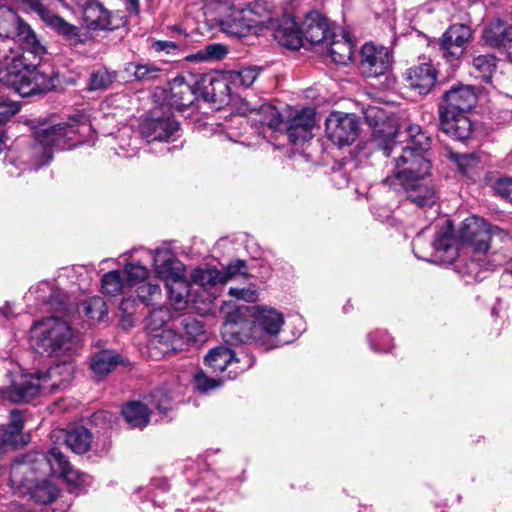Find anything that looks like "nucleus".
Returning a JSON list of instances; mask_svg holds the SVG:
<instances>
[{
  "label": "nucleus",
  "instance_id": "obj_1",
  "mask_svg": "<svg viewBox=\"0 0 512 512\" xmlns=\"http://www.w3.org/2000/svg\"><path fill=\"white\" fill-rule=\"evenodd\" d=\"M0 16L14 27L12 33L4 34L0 25V82L22 97L54 89V72L40 65L46 50L34 31L8 6L0 5Z\"/></svg>",
  "mask_w": 512,
  "mask_h": 512
},
{
  "label": "nucleus",
  "instance_id": "obj_2",
  "mask_svg": "<svg viewBox=\"0 0 512 512\" xmlns=\"http://www.w3.org/2000/svg\"><path fill=\"white\" fill-rule=\"evenodd\" d=\"M425 231L426 229L418 233L412 242L415 256L428 262L454 263L457 273L474 280H482V273L490 269L491 265L486 259V252L490 248L489 241L492 236L502 233L498 227H490L483 218L472 216L465 219L459 229L458 240L467 245L468 253L471 254L467 259L458 254L452 224L448 219L430 244L424 242Z\"/></svg>",
  "mask_w": 512,
  "mask_h": 512
},
{
  "label": "nucleus",
  "instance_id": "obj_3",
  "mask_svg": "<svg viewBox=\"0 0 512 512\" xmlns=\"http://www.w3.org/2000/svg\"><path fill=\"white\" fill-rule=\"evenodd\" d=\"M50 475L76 486L84 483V475L75 470L66 456L54 447L47 454L35 452L16 459L10 467V484L14 489L28 492L35 502L49 504L59 492L48 479Z\"/></svg>",
  "mask_w": 512,
  "mask_h": 512
},
{
  "label": "nucleus",
  "instance_id": "obj_4",
  "mask_svg": "<svg viewBox=\"0 0 512 512\" xmlns=\"http://www.w3.org/2000/svg\"><path fill=\"white\" fill-rule=\"evenodd\" d=\"M90 130L91 126L84 118L40 128L35 131L34 139L17 142L11 164L23 170H37L51 161L53 148L71 149L82 143Z\"/></svg>",
  "mask_w": 512,
  "mask_h": 512
},
{
  "label": "nucleus",
  "instance_id": "obj_5",
  "mask_svg": "<svg viewBox=\"0 0 512 512\" xmlns=\"http://www.w3.org/2000/svg\"><path fill=\"white\" fill-rule=\"evenodd\" d=\"M74 369L72 361H63L50 366L45 372L10 373V385L0 387V399L13 403H24L40 394L64 390L72 380Z\"/></svg>",
  "mask_w": 512,
  "mask_h": 512
},
{
  "label": "nucleus",
  "instance_id": "obj_6",
  "mask_svg": "<svg viewBox=\"0 0 512 512\" xmlns=\"http://www.w3.org/2000/svg\"><path fill=\"white\" fill-rule=\"evenodd\" d=\"M394 165L393 175L383 180L385 185L393 186L394 182L398 181L407 200L419 207L435 204L437 192L429 180L431 170L429 158L414 156L412 152L406 151L405 156L400 158V163Z\"/></svg>",
  "mask_w": 512,
  "mask_h": 512
},
{
  "label": "nucleus",
  "instance_id": "obj_7",
  "mask_svg": "<svg viewBox=\"0 0 512 512\" xmlns=\"http://www.w3.org/2000/svg\"><path fill=\"white\" fill-rule=\"evenodd\" d=\"M475 103L476 94L470 86H454L445 92L439 105L442 131L460 141L468 139L472 133V122L466 113Z\"/></svg>",
  "mask_w": 512,
  "mask_h": 512
},
{
  "label": "nucleus",
  "instance_id": "obj_8",
  "mask_svg": "<svg viewBox=\"0 0 512 512\" xmlns=\"http://www.w3.org/2000/svg\"><path fill=\"white\" fill-rule=\"evenodd\" d=\"M30 342L37 353L47 356L71 355L77 348V337L70 324L55 316L33 323Z\"/></svg>",
  "mask_w": 512,
  "mask_h": 512
},
{
  "label": "nucleus",
  "instance_id": "obj_9",
  "mask_svg": "<svg viewBox=\"0 0 512 512\" xmlns=\"http://www.w3.org/2000/svg\"><path fill=\"white\" fill-rule=\"evenodd\" d=\"M254 321H253V334L246 335L241 332L243 323L236 322L234 320H228L224 323L222 328V335L227 342H245L249 338H253L260 345L265 346V350H270L277 347L276 344L265 345V342L261 337H257L255 333L259 330L262 332L263 337H275L280 332L283 324L284 317L281 312L275 308L266 306H257L254 308Z\"/></svg>",
  "mask_w": 512,
  "mask_h": 512
},
{
  "label": "nucleus",
  "instance_id": "obj_10",
  "mask_svg": "<svg viewBox=\"0 0 512 512\" xmlns=\"http://www.w3.org/2000/svg\"><path fill=\"white\" fill-rule=\"evenodd\" d=\"M255 358L248 353L241 354L237 357L235 353L225 347L219 346L211 349L205 356V363L213 372L223 373L227 370L225 379H234L242 372L253 366Z\"/></svg>",
  "mask_w": 512,
  "mask_h": 512
},
{
  "label": "nucleus",
  "instance_id": "obj_11",
  "mask_svg": "<svg viewBox=\"0 0 512 512\" xmlns=\"http://www.w3.org/2000/svg\"><path fill=\"white\" fill-rule=\"evenodd\" d=\"M22 3L37 13L39 17L52 29H54L71 47L84 44L87 39V33L81 28L66 22L60 16L50 11L41 0H22Z\"/></svg>",
  "mask_w": 512,
  "mask_h": 512
},
{
  "label": "nucleus",
  "instance_id": "obj_12",
  "mask_svg": "<svg viewBox=\"0 0 512 512\" xmlns=\"http://www.w3.org/2000/svg\"><path fill=\"white\" fill-rule=\"evenodd\" d=\"M325 133L339 147L352 144L359 134V122L354 114L332 112L325 122Z\"/></svg>",
  "mask_w": 512,
  "mask_h": 512
},
{
  "label": "nucleus",
  "instance_id": "obj_13",
  "mask_svg": "<svg viewBox=\"0 0 512 512\" xmlns=\"http://www.w3.org/2000/svg\"><path fill=\"white\" fill-rule=\"evenodd\" d=\"M471 28L464 24L451 25L438 40L439 52L448 62L458 61L472 39Z\"/></svg>",
  "mask_w": 512,
  "mask_h": 512
},
{
  "label": "nucleus",
  "instance_id": "obj_14",
  "mask_svg": "<svg viewBox=\"0 0 512 512\" xmlns=\"http://www.w3.org/2000/svg\"><path fill=\"white\" fill-rule=\"evenodd\" d=\"M408 140L405 145L398 143L392 137V142L389 143V148L386 151V157H393L394 164L400 163V158L405 156L406 151L412 152L414 156H421L428 158L427 152L430 148V137L422 131L419 125L413 124L407 127Z\"/></svg>",
  "mask_w": 512,
  "mask_h": 512
},
{
  "label": "nucleus",
  "instance_id": "obj_15",
  "mask_svg": "<svg viewBox=\"0 0 512 512\" xmlns=\"http://www.w3.org/2000/svg\"><path fill=\"white\" fill-rule=\"evenodd\" d=\"M364 115L368 125L373 128L372 142L385 155L392 137L398 134L396 126L388 119L386 112L378 107H368Z\"/></svg>",
  "mask_w": 512,
  "mask_h": 512
},
{
  "label": "nucleus",
  "instance_id": "obj_16",
  "mask_svg": "<svg viewBox=\"0 0 512 512\" xmlns=\"http://www.w3.org/2000/svg\"><path fill=\"white\" fill-rule=\"evenodd\" d=\"M179 123L170 115L150 117L140 125L142 137L148 142H169L179 137Z\"/></svg>",
  "mask_w": 512,
  "mask_h": 512
},
{
  "label": "nucleus",
  "instance_id": "obj_17",
  "mask_svg": "<svg viewBox=\"0 0 512 512\" xmlns=\"http://www.w3.org/2000/svg\"><path fill=\"white\" fill-rule=\"evenodd\" d=\"M391 64L388 48L366 43L361 49L360 68L366 77H378L387 72Z\"/></svg>",
  "mask_w": 512,
  "mask_h": 512
},
{
  "label": "nucleus",
  "instance_id": "obj_18",
  "mask_svg": "<svg viewBox=\"0 0 512 512\" xmlns=\"http://www.w3.org/2000/svg\"><path fill=\"white\" fill-rule=\"evenodd\" d=\"M184 348L183 335H180L173 328H163L154 331L148 341L149 353L158 359L166 355L182 350Z\"/></svg>",
  "mask_w": 512,
  "mask_h": 512
},
{
  "label": "nucleus",
  "instance_id": "obj_19",
  "mask_svg": "<svg viewBox=\"0 0 512 512\" xmlns=\"http://www.w3.org/2000/svg\"><path fill=\"white\" fill-rule=\"evenodd\" d=\"M437 80V70L430 63H421L405 72L407 86L419 95H427Z\"/></svg>",
  "mask_w": 512,
  "mask_h": 512
},
{
  "label": "nucleus",
  "instance_id": "obj_20",
  "mask_svg": "<svg viewBox=\"0 0 512 512\" xmlns=\"http://www.w3.org/2000/svg\"><path fill=\"white\" fill-rule=\"evenodd\" d=\"M315 126V111L304 108L298 111L289 121L286 134L293 144H299L312 138Z\"/></svg>",
  "mask_w": 512,
  "mask_h": 512
},
{
  "label": "nucleus",
  "instance_id": "obj_21",
  "mask_svg": "<svg viewBox=\"0 0 512 512\" xmlns=\"http://www.w3.org/2000/svg\"><path fill=\"white\" fill-rule=\"evenodd\" d=\"M165 100L171 107L183 110L196 100V89L183 77H176L169 82Z\"/></svg>",
  "mask_w": 512,
  "mask_h": 512
},
{
  "label": "nucleus",
  "instance_id": "obj_22",
  "mask_svg": "<svg viewBox=\"0 0 512 512\" xmlns=\"http://www.w3.org/2000/svg\"><path fill=\"white\" fill-rule=\"evenodd\" d=\"M193 287L198 286L206 293L205 299L202 301L203 308L197 307L202 313L210 309L212 303V295L207 292L208 289L215 287L217 284H225V277L221 274V270L216 268H196L191 273Z\"/></svg>",
  "mask_w": 512,
  "mask_h": 512
},
{
  "label": "nucleus",
  "instance_id": "obj_23",
  "mask_svg": "<svg viewBox=\"0 0 512 512\" xmlns=\"http://www.w3.org/2000/svg\"><path fill=\"white\" fill-rule=\"evenodd\" d=\"M154 266L159 278L166 282L173 279H180L185 275L184 266L177 261L168 249H156L154 251Z\"/></svg>",
  "mask_w": 512,
  "mask_h": 512
},
{
  "label": "nucleus",
  "instance_id": "obj_24",
  "mask_svg": "<svg viewBox=\"0 0 512 512\" xmlns=\"http://www.w3.org/2000/svg\"><path fill=\"white\" fill-rule=\"evenodd\" d=\"M485 45L495 49H510L512 47V25L502 20L492 21L483 31Z\"/></svg>",
  "mask_w": 512,
  "mask_h": 512
},
{
  "label": "nucleus",
  "instance_id": "obj_25",
  "mask_svg": "<svg viewBox=\"0 0 512 512\" xmlns=\"http://www.w3.org/2000/svg\"><path fill=\"white\" fill-rule=\"evenodd\" d=\"M302 37L313 45H325L330 38L326 19L317 12L309 13L303 23Z\"/></svg>",
  "mask_w": 512,
  "mask_h": 512
},
{
  "label": "nucleus",
  "instance_id": "obj_26",
  "mask_svg": "<svg viewBox=\"0 0 512 512\" xmlns=\"http://www.w3.org/2000/svg\"><path fill=\"white\" fill-rule=\"evenodd\" d=\"M197 84V89L207 102H222L230 93L228 82L222 77L205 75Z\"/></svg>",
  "mask_w": 512,
  "mask_h": 512
},
{
  "label": "nucleus",
  "instance_id": "obj_27",
  "mask_svg": "<svg viewBox=\"0 0 512 512\" xmlns=\"http://www.w3.org/2000/svg\"><path fill=\"white\" fill-rule=\"evenodd\" d=\"M248 115L253 125L267 127L271 130H278L283 123L280 112L269 103L249 108Z\"/></svg>",
  "mask_w": 512,
  "mask_h": 512
},
{
  "label": "nucleus",
  "instance_id": "obj_28",
  "mask_svg": "<svg viewBox=\"0 0 512 512\" xmlns=\"http://www.w3.org/2000/svg\"><path fill=\"white\" fill-rule=\"evenodd\" d=\"M168 297L177 310L184 309L188 302L197 303L196 296L192 294L193 285L185 280V275L180 279L166 282Z\"/></svg>",
  "mask_w": 512,
  "mask_h": 512
},
{
  "label": "nucleus",
  "instance_id": "obj_29",
  "mask_svg": "<svg viewBox=\"0 0 512 512\" xmlns=\"http://www.w3.org/2000/svg\"><path fill=\"white\" fill-rule=\"evenodd\" d=\"M274 37L276 41L289 49H298L302 46V30L298 28L293 18H284L275 29Z\"/></svg>",
  "mask_w": 512,
  "mask_h": 512
},
{
  "label": "nucleus",
  "instance_id": "obj_30",
  "mask_svg": "<svg viewBox=\"0 0 512 512\" xmlns=\"http://www.w3.org/2000/svg\"><path fill=\"white\" fill-rule=\"evenodd\" d=\"M251 11L241 10L233 12L221 22L223 31L227 34L244 37L256 26V21L249 17Z\"/></svg>",
  "mask_w": 512,
  "mask_h": 512
},
{
  "label": "nucleus",
  "instance_id": "obj_31",
  "mask_svg": "<svg viewBox=\"0 0 512 512\" xmlns=\"http://www.w3.org/2000/svg\"><path fill=\"white\" fill-rule=\"evenodd\" d=\"M24 427L23 415L18 410H13L10 415V424L0 436L1 443L8 446L18 447L28 443L21 434Z\"/></svg>",
  "mask_w": 512,
  "mask_h": 512
},
{
  "label": "nucleus",
  "instance_id": "obj_32",
  "mask_svg": "<svg viewBox=\"0 0 512 512\" xmlns=\"http://www.w3.org/2000/svg\"><path fill=\"white\" fill-rule=\"evenodd\" d=\"M65 444L76 454H84L90 448L93 441L92 433L83 426L69 431H61Z\"/></svg>",
  "mask_w": 512,
  "mask_h": 512
},
{
  "label": "nucleus",
  "instance_id": "obj_33",
  "mask_svg": "<svg viewBox=\"0 0 512 512\" xmlns=\"http://www.w3.org/2000/svg\"><path fill=\"white\" fill-rule=\"evenodd\" d=\"M120 356L114 350H101L92 355L90 368L97 376H104L112 372L119 364Z\"/></svg>",
  "mask_w": 512,
  "mask_h": 512
},
{
  "label": "nucleus",
  "instance_id": "obj_34",
  "mask_svg": "<svg viewBox=\"0 0 512 512\" xmlns=\"http://www.w3.org/2000/svg\"><path fill=\"white\" fill-rule=\"evenodd\" d=\"M325 46L334 63L346 65L351 61L353 55V44L346 35H343L341 39L338 40H335L334 37H330Z\"/></svg>",
  "mask_w": 512,
  "mask_h": 512
},
{
  "label": "nucleus",
  "instance_id": "obj_35",
  "mask_svg": "<svg viewBox=\"0 0 512 512\" xmlns=\"http://www.w3.org/2000/svg\"><path fill=\"white\" fill-rule=\"evenodd\" d=\"M151 412V408H148L146 404L140 402H130L122 408L124 419L135 428L145 427L149 423Z\"/></svg>",
  "mask_w": 512,
  "mask_h": 512
},
{
  "label": "nucleus",
  "instance_id": "obj_36",
  "mask_svg": "<svg viewBox=\"0 0 512 512\" xmlns=\"http://www.w3.org/2000/svg\"><path fill=\"white\" fill-rule=\"evenodd\" d=\"M31 295H35V298L54 306H62L65 303V294L59 290L54 289L49 282H41L36 287L29 290Z\"/></svg>",
  "mask_w": 512,
  "mask_h": 512
},
{
  "label": "nucleus",
  "instance_id": "obj_37",
  "mask_svg": "<svg viewBox=\"0 0 512 512\" xmlns=\"http://www.w3.org/2000/svg\"><path fill=\"white\" fill-rule=\"evenodd\" d=\"M178 332L183 335L184 346L189 342H201L205 340V329L201 321L193 317H184L179 322Z\"/></svg>",
  "mask_w": 512,
  "mask_h": 512
},
{
  "label": "nucleus",
  "instance_id": "obj_38",
  "mask_svg": "<svg viewBox=\"0 0 512 512\" xmlns=\"http://www.w3.org/2000/svg\"><path fill=\"white\" fill-rule=\"evenodd\" d=\"M472 74L482 81L489 83L496 70V58L492 55H479L473 59Z\"/></svg>",
  "mask_w": 512,
  "mask_h": 512
},
{
  "label": "nucleus",
  "instance_id": "obj_39",
  "mask_svg": "<svg viewBox=\"0 0 512 512\" xmlns=\"http://www.w3.org/2000/svg\"><path fill=\"white\" fill-rule=\"evenodd\" d=\"M102 292L106 295L116 296L125 292L127 288L121 271L113 270L103 275L101 279Z\"/></svg>",
  "mask_w": 512,
  "mask_h": 512
},
{
  "label": "nucleus",
  "instance_id": "obj_40",
  "mask_svg": "<svg viewBox=\"0 0 512 512\" xmlns=\"http://www.w3.org/2000/svg\"><path fill=\"white\" fill-rule=\"evenodd\" d=\"M85 17L93 29H112L109 12L99 4L89 6L85 11Z\"/></svg>",
  "mask_w": 512,
  "mask_h": 512
},
{
  "label": "nucleus",
  "instance_id": "obj_41",
  "mask_svg": "<svg viewBox=\"0 0 512 512\" xmlns=\"http://www.w3.org/2000/svg\"><path fill=\"white\" fill-rule=\"evenodd\" d=\"M121 273L127 288H130L146 281L149 271L146 266L139 263H128Z\"/></svg>",
  "mask_w": 512,
  "mask_h": 512
},
{
  "label": "nucleus",
  "instance_id": "obj_42",
  "mask_svg": "<svg viewBox=\"0 0 512 512\" xmlns=\"http://www.w3.org/2000/svg\"><path fill=\"white\" fill-rule=\"evenodd\" d=\"M227 54V47L219 43L207 45L204 49L186 57L188 61L204 62L221 60Z\"/></svg>",
  "mask_w": 512,
  "mask_h": 512
},
{
  "label": "nucleus",
  "instance_id": "obj_43",
  "mask_svg": "<svg viewBox=\"0 0 512 512\" xmlns=\"http://www.w3.org/2000/svg\"><path fill=\"white\" fill-rule=\"evenodd\" d=\"M139 82H152L158 77L160 69L152 64L128 63L125 69Z\"/></svg>",
  "mask_w": 512,
  "mask_h": 512
},
{
  "label": "nucleus",
  "instance_id": "obj_44",
  "mask_svg": "<svg viewBox=\"0 0 512 512\" xmlns=\"http://www.w3.org/2000/svg\"><path fill=\"white\" fill-rule=\"evenodd\" d=\"M117 73L108 71L106 68H101L93 71L89 79V90H106L116 80Z\"/></svg>",
  "mask_w": 512,
  "mask_h": 512
},
{
  "label": "nucleus",
  "instance_id": "obj_45",
  "mask_svg": "<svg viewBox=\"0 0 512 512\" xmlns=\"http://www.w3.org/2000/svg\"><path fill=\"white\" fill-rule=\"evenodd\" d=\"M83 311L92 321L100 322L107 315L106 302L101 297H92L82 303Z\"/></svg>",
  "mask_w": 512,
  "mask_h": 512
},
{
  "label": "nucleus",
  "instance_id": "obj_46",
  "mask_svg": "<svg viewBox=\"0 0 512 512\" xmlns=\"http://www.w3.org/2000/svg\"><path fill=\"white\" fill-rule=\"evenodd\" d=\"M138 298L146 305H155L161 298V289L157 283L144 281L136 288Z\"/></svg>",
  "mask_w": 512,
  "mask_h": 512
},
{
  "label": "nucleus",
  "instance_id": "obj_47",
  "mask_svg": "<svg viewBox=\"0 0 512 512\" xmlns=\"http://www.w3.org/2000/svg\"><path fill=\"white\" fill-rule=\"evenodd\" d=\"M259 68L246 67L239 71H233L230 73V81L234 85H240L245 88L250 87L259 75Z\"/></svg>",
  "mask_w": 512,
  "mask_h": 512
},
{
  "label": "nucleus",
  "instance_id": "obj_48",
  "mask_svg": "<svg viewBox=\"0 0 512 512\" xmlns=\"http://www.w3.org/2000/svg\"><path fill=\"white\" fill-rule=\"evenodd\" d=\"M369 342L372 350L375 352L391 351L392 338L383 330H376L369 335Z\"/></svg>",
  "mask_w": 512,
  "mask_h": 512
},
{
  "label": "nucleus",
  "instance_id": "obj_49",
  "mask_svg": "<svg viewBox=\"0 0 512 512\" xmlns=\"http://www.w3.org/2000/svg\"><path fill=\"white\" fill-rule=\"evenodd\" d=\"M194 384L197 390L201 392H208L222 385L224 377L215 379L208 377L203 371L194 375Z\"/></svg>",
  "mask_w": 512,
  "mask_h": 512
},
{
  "label": "nucleus",
  "instance_id": "obj_50",
  "mask_svg": "<svg viewBox=\"0 0 512 512\" xmlns=\"http://www.w3.org/2000/svg\"><path fill=\"white\" fill-rule=\"evenodd\" d=\"M169 319V311L167 308L159 307L151 311L149 316L147 317V326L152 331L161 330L160 328L167 322Z\"/></svg>",
  "mask_w": 512,
  "mask_h": 512
},
{
  "label": "nucleus",
  "instance_id": "obj_51",
  "mask_svg": "<svg viewBox=\"0 0 512 512\" xmlns=\"http://www.w3.org/2000/svg\"><path fill=\"white\" fill-rule=\"evenodd\" d=\"M493 191L512 203V178L499 177L491 185Z\"/></svg>",
  "mask_w": 512,
  "mask_h": 512
},
{
  "label": "nucleus",
  "instance_id": "obj_52",
  "mask_svg": "<svg viewBox=\"0 0 512 512\" xmlns=\"http://www.w3.org/2000/svg\"><path fill=\"white\" fill-rule=\"evenodd\" d=\"M450 157L464 174L468 173L478 163L477 157L474 154L451 153Z\"/></svg>",
  "mask_w": 512,
  "mask_h": 512
},
{
  "label": "nucleus",
  "instance_id": "obj_53",
  "mask_svg": "<svg viewBox=\"0 0 512 512\" xmlns=\"http://www.w3.org/2000/svg\"><path fill=\"white\" fill-rule=\"evenodd\" d=\"M229 295L246 302H255L258 298V292L255 285L243 288L231 287L229 289Z\"/></svg>",
  "mask_w": 512,
  "mask_h": 512
},
{
  "label": "nucleus",
  "instance_id": "obj_54",
  "mask_svg": "<svg viewBox=\"0 0 512 512\" xmlns=\"http://www.w3.org/2000/svg\"><path fill=\"white\" fill-rule=\"evenodd\" d=\"M170 401L171 398L168 394L156 391L151 395L149 403L154 409L166 414L170 410Z\"/></svg>",
  "mask_w": 512,
  "mask_h": 512
},
{
  "label": "nucleus",
  "instance_id": "obj_55",
  "mask_svg": "<svg viewBox=\"0 0 512 512\" xmlns=\"http://www.w3.org/2000/svg\"><path fill=\"white\" fill-rule=\"evenodd\" d=\"M246 263L242 260L231 262L225 270H221V274L225 277V283L237 275L245 276Z\"/></svg>",
  "mask_w": 512,
  "mask_h": 512
},
{
  "label": "nucleus",
  "instance_id": "obj_56",
  "mask_svg": "<svg viewBox=\"0 0 512 512\" xmlns=\"http://www.w3.org/2000/svg\"><path fill=\"white\" fill-rule=\"evenodd\" d=\"M19 110H20V107H19L18 103L14 102V101L0 102V124L7 122Z\"/></svg>",
  "mask_w": 512,
  "mask_h": 512
},
{
  "label": "nucleus",
  "instance_id": "obj_57",
  "mask_svg": "<svg viewBox=\"0 0 512 512\" xmlns=\"http://www.w3.org/2000/svg\"><path fill=\"white\" fill-rule=\"evenodd\" d=\"M446 3L445 0H435L431 3L426 4L423 6L420 11L419 15L422 17L424 15L434 13V12H441L442 6Z\"/></svg>",
  "mask_w": 512,
  "mask_h": 512
},
{
  "label": "nucleus",
  "instance_id": "obj_58",
  "mask_svg": "<svg viewBox=\"0 0 512 512\" xmlns=\"http://www.w3.org/2000/svg\"><path fill=\"white\" fill-rule=\"evenodd\" d=\"M14 317V311L10 304L0 307V325H5L7 321Z\"/></svg>",
  "mask_w": 512,
  "mask_h": 512
},
{
  "label": "nucleus",
  "instance_id": "obj_59",
  "mask_svg": "<svg viewBox=\"0 0 512 512\" xmlns=\"http://www.w3.org/2000/svg\"><path fill=\"white\" fill-rule=\"evenodd\" d=\"M152 48L157 51H166L167 53L170 52V50H174L177 48V45L170 41H155L152 44Z\"/></svg>",
  "mask_w": 512,
  "mask_h": 512
},
{
  "label": "nucleus",
  "instance_id": "obj_60",
  "mask_svg": "<svg viewBox=\"0 0 512 512\" xmlns=\"http://www.w3.org/2000/svg\"><path fill=\"white\" fill-rule=\"evenodd\" d=\"M8 136L3 129H0V154L8 147Z\"/></svg>",
  "mask_w": 512,
  "mask_h": 512
},
{
  "label": "nucleus",
  "instance_id": "obj_61",
  "mask_svg": "<svg viewBox=\"0 0 512 512\" xmlns=\"http://www.w3.org/2000/svg\"><path fill=\"white\" fill-rule=\"evenodd\" d=\"M128 10L130 12L138 13V11H139V0H128Z\"/></svg>",
  "mask_w": 512,
  "mask_h": 512
}]
</instances>
